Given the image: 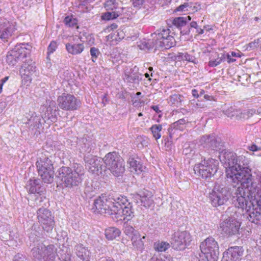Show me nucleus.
<instances>
[{
  "mask_svg": "<svg viewBox=\"0 0 261 261\" xmlns=\"http://www.w3.org/2000/svg\"><path fill=\"white\" fill-rule=\"evenodd\" d=\"M134 199L137 200V203H139L138 201V199H139L141 203V205L145 207H150L153 203L152 193L147 190L143 191L140 192V194H136Z\"/></svg>",
  "mask_w": 261,
  "mask_h": 261,
  "instance_id": "nucleus-26",
  "label": "nucleus"
},
{
  "mask_svg": "<svg viewBox=\"0 0 261 261\" xmlns=\"http://www.w3.org/2000/svg\"><path fill=\"white\" fill-rule=\"evenodd\" d=\"M146 238V236H144L142 238H141V236L140 233H138V236L137 237H132V239L130 240L132 243L133 246L136 248L137 250H141L143 249L144 247V241Z\"/></svg>",
  "mask_w": 261,
  "mask_h": 261,
  "instance_id": "nucleus-33",
  "label": "nucleus"
},
{
  "mask_svg": "<svg viewBox=\"0 0 261 261\" xmlns=\"http://www.w3.org/2000/svg\"><path fill=\"white\" fill-rule=\"evenodd\" d=\"M72 173L75 174L82 181L84 175V169L83 166L80 164H74L73 166Z\"/></svg>",
  "mask_w": 261,
  "mask_h": 261,
  "instance_id": "nucleus-37",
  "label": "nucleus"
},
{
  "mask_svg": "<svg viewBox=\"0 0 261 261\" xmlns=\"http://www.w3.org/2000/svg\"><path fill=\"white\" fill-rule=\"evenodd\" d=\"M121 233L120 230L116 227H109L105 230V236L107 239L113 240L118 237Z\"/></svg>",
  "mask_w": 261,
  "mask_h": 261,
  "instance_id": "nucleus-34",
  "label": "nucleus"
},
{
  "mask_svg": "<svg viewBox=\"0 0 261 261\" xmlns=\"http://www.w3.org/2000/svg\"><path fill=\"white\" fill-rule=\"evenodd\" d=\"M191 241V237L189 232L177 231L174 232L172 238L171 244L175 249L181 250L189 245Z\"/></svg>",
  "mask_w": 261,
  "mask_h": 261,
  "instance_id": "nucleus-18",
  "label": "nucleus"
},
{
  "mask_svg": "<svg viewBox=\"0 0 261 261\" xmlns=\"http://www.w3.org/2000/svg\"><path fill=\"white\" fill-rule=\"evenodd\" d=\"M225 59V55L221 54V56L218 57L214 60H211L208 62V65L211 67H216L220 64Z\"/></svg>",
  "mask_w": 261,
  "mask_h": 261,
  "instance_id": "nucleus-43",
  "label": "nucleus"
},
{
  "mask_svg": "<svg viewBox=\"0 0 261 261\" xmlns=\"http://www.w3.org/2000/svg\"><path fill=\"white\" fill-rule=\"evenodd\" d=\"M170 33V30L168 28L163 27L157 30L154 33L156 38V46L165 49H169L173 46L175 44V40Z\"/></svg>",
  "mask_w": 261,
  "mask_h": 261,
  "instance_id": "nucleus-11",
  "label": "nucleus"
},
{
  "mask_svg": "<svg viewBox=\"0 0 261 261\" xmlns=\"http://www.w3.org/2000/svg\"><path fill=\"white\" fill-rule=\"evenodd\" d=\"M106 168L116 177L122 176L125 171L124 162L116 152H109L104 158Z\"/></svg>",
  "mask_w": 261,
  "mask_h": 261,
  "instance_id": "nucleus-4",
  "label": "nucleus"
},
{
  "mask_svg": "<svg viewBox=\"0 0 261 261\" xmlns=\"http://www.w3.org/2000/svg\"><path fill=\"white\" fill-rule=\"evenodd\" d=\"M248 149L252 151H256L261 150V148L257 146L255 144H252L251 145L248 146Z\"/></svg>",
  "mask_w": 261,
  "mask_h": 261,
  "instance_id": "nucleus-58",
  "label": "nucleus"
},
{
  "mask_svg": "<svg viewBox=\"0 0 261 261\" xmlns=\"http://www.w3.org/2000/svg\"><path fill=\"white\" fill-rule=\"evenodd\" d=\"M116 198L110 195H101L96 199L94 202V205L98 213L100 214L114 215L116 211H117Z\"/></svg>",
  "mask_w": 261,
  "mask_h": 261,
  "instance_id": "nucleus-5",
  "label": "nucleus"
},
{
  "mask_svg": "<svg viewBox=\"0 0 261 261\" xmlns=\"http://www.w3.org/2000/svg\"><path fill=\"white\" fill-rule=\"evenodd\" d=\"M40 180L38 179H30L26 185V189L30 193L39 194L40 192Z\"/></svg>",
  "mask_w": 261,
  "mask_h": 261,
  "instance_id": "nucleus-30",
  "label": "nucleus"
},
{
  "mask_svg": "<svg viewBox=\"0 0 261 261\" xmlns=\"http://www.w3.org/2000/svg\"><path fill=\"white\" fill-rule=\"evenodd\" d=\"M169 247V243L165 242H158L154 244V248L155 250L159 252L165 251Z\"/></svg>",
  "mask_w": 261,
  "mask_h": 261,
  "instance_id": "nucleus-42",
  "label": "nucleus"
},
{
  "mask_svg": "<svg viewBox=\"0 0 261 261\" xmlns=\"http://www.w3.org/2000/svg\"><path fill=\"white\" fill-rule=\"evenodd\" d=\"M46 153L41 152L38 154L36 165L42 181L44 183L50 184L54 180L55 172L53 163L55 156Z\"/></svg>",
  "mask_w": 261,
  "mask_h": 261,
  "instance_id": "nucleus-2",
  "label": "nucleus"
},
{
  "mask_svg": "<svg viewBox=\"0 0 261 261\" xmlns=\"http://www.w3.org/2000/svg\"><path fill=\"white\" fill-rule=\"evenodd\" d=\"M58 106L65 111H74L78 109L81 106V101L74 96L71 94L63 93L57 99Z\"/></svg>",
  "mask_w": 261,
  "mask_h": 261,
  "instance_id": "nucleus-15",
  "label": "nucleus"
},
{
  "mask_svg": "<svg viewBox=\"0 0 261 261\" xmlns=\"http://www.w3.org/2000/svg\"><path fill=\"white\" fill-rule=\"evenodd\" d=\"M117 210L114 213L115 217L120 220H130L134 216V210L133 204L128 202L126 197L119 196L117 197Z\"/></svg>",
  "mask_w": 261,
  "mask_h": 261,
  "instance_id": "nucleus-6",
  "label": "nucleus"
},
{
  "mask_svg": "<svg viewBox=\"0 0 261 261\" xmlns=\"http://www.w3.org/2000/svg\"><path fill=\"white\" fill-rule=\"evenodd\" d=\"M240 226L236 219L229 217L220 223V229L222 234L232 236L239 234Z\"/></svg>",
  "mask_w": 261,
  "mask_h": 261,
  "instance_id": "nucleus-17",
  "label": "nucleus"
},
{
  "mask_svg": "<svg viewBox=\"0 0 261 261\" xmlns=\"http://www.w3.org/2000/svg\"><path fill=\"white\" fill-rule=\"evenodd\" d=\"M234 195L232 194L231 189L229 187L216 183L209 194V198L212 204L217 207L224 204L231 196L233 198L236 197L237 199L236 193Z\"/></svg>",
  "mask_w": 261,
  "mask_h": 261,
  "instance_id": "nucleus-3",
  "label": "nucleus"
},
{
  "mask_svg": "<svg viewBox=\"0 0 261 261\" xmlns=\"http://www.w3.org/2000/svg\"><path fill=\"white\" fill-rule=\"evenodd\" d=\"M31 46L28 43L16 45L9 51L6 57V62L11 66L15 65L19 61H23L25 57L30 55Z\"/></svg>",
  "mask_w": 261,
  "mask_h": 261,
  "instance_id": "nucleus-8",
  "label": "nucleus"
},
{
  "mask_svg": "<svg viewBox=\"0 0 261 261\" xmlns=\"http://www.w3.org/2000/svg\"><path fill=\"white\" fill-rule=\"evenodd\" d=\"M184 99V97L182 95L175 94L170 96L168 102L171 106L178 107L182 105Z\"/></svg>",
  "mask_w": 261,
  "mask_h": 261,
  "instance_id": "nucleus-36",
  "label": "nucleus"
},
{
  "mask_svg": "<svg viewBox=\"0 0 261 261\" xmlns=\"http://www.w3.org/2000/svg\"><path fill=\"white\" fill-rule=\"evenodd\" d=\"M260 41L259 40V39L255 40L253 42H251L250 43L247 47V49L251 50V49H254L257 47H258L260 45Z\"/></svg>",
  "mask_w": 261,
  "mask_h": 261,
  "instance_id": "nucleus-48",
  "label": "nucleus"
},
{
  "mask_svg": "<svg viewBox=\"0 0 261 261\" xmlns=\"http://www.w3.org/2000/svg\"><path fill=\"white\" fill-rule=\"evenodd\" d=\"M200 142L203 147L212 150L220 149V143L213 135H204L201 137Z\"/></svg>",
  "mask_w": 261,
  "mask_h": 261,
  "instance_id": "nucleus-23",
  "label": "nucleus"
},
{
  "mask_svg": "<svg viewBox=\"0 0 261 261\" xmlns=\"http://www.w3.org/2000/svg\"><path fill=\"white\" fill-rule=\"evenodd\" d=\"M138 46L141 49H149L150 48V45H149L148 43L145 41L141 42L140 44L138 45Z\"/></svg>",
  "mask_w": 261,
  "mask_h": 261,
  "instance_id": "nucleus-57",
  "label": "nucleus"
},
{
  "mask_svg": "<svg viewBox=\"0 0 261 261\" xmlns=\"http://www.w3.org/2000/svg\"><path fill=\"white\" fill-rule=\"evenodd\" d=\"M127 163L129 165V170L134 174H139L142 172L145 167L143 166L139 161L134 157L130 156L127 160Z\"/></svg>",
  "mask_w": 261,
  "mask_h": 261,
  "instance_id": "nucleus-28",
  "label": "nucleus"
},
{
  "mask_svg": "<svg viewBox=\"0 0 261 261\" xmlns=\"http://www.w3.org/2000/svg\"><path fill=\"white\" fill-rule=\"evenodd\" d=\"M75 253L77 256L82 261H88L90 256L89 250L84 246L83 245L79 244L74 247Z\"/></svg>",
  "mask_w": 261,
  "mask_h": 261,
  "instance_id": "nucleus-29",
  "label": "nucleus"
},
{
  "mask_svg": "<svg viewBox=\"0 0 261 261\" xmlns=\"http://www.w3.org/2000/svg\"><path fill=\"white\" fill-rule=\"evenodd\" d=\"M36 233V231L31 232L29 236L30 240H31V241H32L34 243L38 241L39 237L37 236V235Z\"/></svg>",
  "mask_w": 261,
  "mask_h": 261,
  "instance_id": "nucleus-55",
  "label": "nucleus"
},
{
  "mask_svg": "<svg viewBox=\"0 0 261 261\" xmlns=\"http://www.w3.org/2000/svg\"><path fill=\"white\" fill-rule=\"evenodd\" d=\"M13 261H30V259L28 258L26 256L17 253L16 254L14 258Z\"/></svg>",
  "mask_w": 261,
  "mask_h": 261,
  "instance_id": "nucleus-50",
  "label": "nucleus"
},
{
  "mask_svg": "<svg viewBox=\"0 0 261 261\" xmlns=\"http://www.w3.org/2000/svg\"><path fill=\"white\" fill-rule=\"evenodd\" d=\"M256 179L261 187V172H258L256 173Z\"/></svg>",
  "mask_w": 261,
  "mask_h": 261,
  "instance_id": "nucleus-64",
  "label": "nucleus"
},
{
  "mask_svg": "<svg viewBox=\"0 0 261 261\" xmlns=\"http://www.w3.org/2000/svg\"><path fill=\"white\" fill-rule=\"evenodd\" d=\"M16 30L14 25L7 20H4L0 24V38L7 41Z\"/></svg>",
  "mask_w": 261,
  "mask_h": 261,
  "instance_id": "nucleus-25",
  "label": "nucleus"
},
{
  "mask_svg": "<svg viewBox=\"0 0 261 261\" xmlns=\"http://www.w3.org/2000/svg\"><path fill=\"white\" fill-rule=\"evenodd\" d=\"M184 53H178L175 56V60L177 61H184Z\"/></svg>",
  "mask_w": 261,
  "mask_h": 261,
  "instance_id": "nucleus-59",
  "label": "nucleus"
},
{
  "mask_svg": "<svg viewBox=\"0 0 261 261\" xmlns=\"http://www.w3.org/2000/svg\"><path fill=\"white\" fill-rule=\"evenodd\" d=\"M72 20L69 17L67 16L65 18L64 21L66 25H68L69 27H71L72 25L71 24Z\"/></svg>",
  "mask_w": 261,
  "mask_h": 261,
  "instance_id": "nucleus-62",
  "label": "nucleus"
},
{
  "mask_svg": "<svg viewBox=\"0 0 261 261\" xmlns=\"http://www.w3.org/2000/svg\"><path fill=\"white\" fill-rule=\"evenodd\" d=\"M244 250L241 247H230L223 253L222 261H240Z\"/></svg>",
  "mask_w": 261,
  "mask_h": 261,
  "instance_id": "nucleus-22",
  "label": "nucleus"
},
{
  "mask_svg": "<svg viewBox=\"0 0 261 261\" xmlns=\"http://www.w3.org/2000/svg\"><path fill=\"white\" fill-rule=\"evenodd\" d=\"M150 129L152 133L153 137L156 140L159 139L161 136V132L162 129V125L161 124H154L151 126Z\"/></svg>",
  "mask_w": 261,
  "mask_h": 261,
  "instance_id": "nucleus-39",
  "label": "nucleus"
},
{
  "mask_svg": "<svg viewBox=\"0 0 261 261\" xmlns=\"http://www.w3.org/2000/svg\"><path fill=\"white\" fill-rule=\"evenodd\" d=\"M227 59V62L229 63H233L236 61V59L232 58L231 56L229 54H227L225 55V58Z\"/></svg>",
  "mask_w": 261,
  "mask_h": 261,
  "instance_id": "nucleus-63",
  "label": "nucleus"
},
{
  "mask_svg": "<svg viewBox=\"0 0 261 261\" xmlns=\"http://www.w3.org/2000/svg\"><path fill=\"white\" fill-rule=\"evenodd\" d=\"M196 58L194 56L186 53L184 55V61H187L191 62H195Z\"/></svg>",
  "mask_w": 261,
  "mask_h": 261,
  "instance_id": "nucleus-53",
  "label": "nucleus"
},
{
  "mask_svg": "<svg viewBox=\"0 0 261 261\" xmlns=\"http://www.w3.org/2000/svg\"><path fill=\"white\" fill-rule=\"evenodd\" d=\"M245 157L237 156L233 152H227L220 157L227 167L226 175L231 180L236 189V207L249 212V221L257 224L261 220V190L252 181L251 170L243 163Z\"/></svg>",
  "mask_w": 261,
  "mask_h": 261,
  "instance_id": "nucleus-1",
  "label": "nucleus"
},
{
  "mask_svg": "<svg viewBox=\"0 0 261 261\" xmlns=\"http://www.w3.org/2000/svg\"><path fill=\"white\" fill-rule=\"evenodd\" d=\"M200 248L201 252L204 254L207 261H217L219 254V248L218 243L215 240L209 237L202 242Z\"/></svg>",
  "mask_w": 261,
  "mask_h": 261,
  "instance_id": "nucleus-10",
  "label": "nucleus"
},
{
  "mask_svg": "<svg viewBox=\"0 0 261 261\" xmlns=\"http://www.w3.org/2000/svg\"><path fill=\"white\" fill-rule=\"evenodd\" d=\"M124 232L126 235L128 236L130 239L132 237L138 236L139 233L137 230L132 226L126 224L124 227Z\"/></svg>",
  "mask_w": 261,
  "mask_h": 261,
  "instance_id": "nucleus-41",
  "label": "nucleus"
},
{
  "mask_svg": "<svg viewBox=\"0 0 261 261\" xmlns=\"http://www.w3.org/2000/svg\"><path fill=\"white\" fill-rule=\"evenodd\" d=\"M66 48L69 54L77 55L81 54L84 50V45L83 43L72 44L68 43L66 44Z\"/></svg>",
  "mask_w": 261,
  "mask_h": 261,
  "instance_id": "nucleus-32",
  "label": "nucleus"
},
{
  "mask_svg": "<svg viewBox=\"0 0 261 261\" xmlns=\"http://www.w3.org/2000/svg\"><path fill=\"white\" fill-rule=\"evenodd\" d=\"M30 118L28 119V123L29 125V129L32 133L36 134L40 133L43 129V123L41 121L42 116H38L34 112H30L28 114Z\"/></svg>",
  "mask_w": 261,
  "mask_h": 261,
  "instance_id": "nucleus-21",
  "label": "nucleus"
},
{
  "mask_svg": "<svg viewBox=\"0 0 261 261\" xmlns=\"http://www.w3.org/2000/svg\"><path fill=\"white\" fill-rule=\"evenodd\" d=\"M125 79L127 80L128 82L132 83H138L141 78L140 77V75L137 74H126Z\"/></svg>",
  "mask_w": 261,
  "mask_h": 261,
  "instance_id": "nucleus-44",
  "label": "nucleus"
},
{
  "mask_svg": "<svg viewBox=\"0 0 261 261\" xmlns=\"http://www.w3.org/2000/svg\"><path fill=\"white\" fill-rule=\"evenodd\" d=\"M47 105L48 106L46 108V110L42 115V118L44 122L49 125L57 120V111L58 108L55 101L48 100L47 101Z\"/></svg>",
  "mask_w": 261,
  "mask_h": 261,
  "instance_id": "nucleus-20",
  "label": "nucleus"
},
{
  "mask_svg": "<svg viewBox=\"0 0 261 261\" xmlns=\"http://www.w3.org/2000/svg\"><path fill=\"white\" fill-rule=\"evenodd\" d=\"M255 113V110L253 109L249 110L244 112H240V117L238 118V120L248 119L252 116Z\"/></svg>",
  "mask_w": 261,
  "mask_h": 261,
  "instance_id": "nucleus-45",
  "label": "nucleus"
},
{
  "mask_svg": "<svg viewBox=\"0 0 261 261\" xmlns=\"http://www.w3.org/2000/svg\"><path fill=\"white\" fill-rule=\"evenodd\" d=\"M32 252L38 261H54L57 255V248L54 245L45 246L42 243H39L32 249Z\"/></svg>",
  "mask_w": 261,
  "mask_h": 261,
  "instance_id": "nucleus-7",
  "label": "nucleus"
},
{
  "mask_svg": "<svg viewBox=\"0 0 261 261\" xmlns=\"http://www.w3.org/2000/svg\"><path fill=\"white\" fill-rule=\"evenodd\" d=\"M58 172L59 177L66 187L77 186L82 182L79 177L72 173V169L68 167L63 166L59 169Z\"/></svg>",
  "mask_w": 261,
  "mask_h": 261,
  "instance_id": "nucleus-14",
  "label": "nucleus"
},
{
  "mask_svg": "<svg viewBox=\"0 0 261 261\" xmlns=\"http://www.w3.org/2000/svg\"><path fill=\"white\" fill-rule=\"evenodd\" d=\"M187 121L186 120L182 118L172 123L168 129L170 137H171L172 132L173 129L182 130L186 127L185 125Z\"/></svg>",
  "mask_w": 261,
  "mask_h": 261,
  "instance_id": "nucleus-35",
  "label": "nucleus"
},
{
  "mask_svg": "<svg viewBox=\"0 0 261 261\" xmlns=\"http://www.w3.org/2000/svg\"><path fill=\"white\" fill-rule=\"evenodd\" d=\"M16 30L14 25L7 20H4L0 24V38L7 41Z\"/></svg>",
  "mask_w": 261,
  "mask_h": 261,
  "instance_id": "nucleus-24",
  "label": "nucleus"
},
{
  "mask_svg": "<svg viewBox=\"0 0 261 261\" xmlns=\"http://www.w3.org/2000/svg\"><path fill=\"white\" fill-rule=\"evenodd\" d=\"M120 11H109L104 13L101 15V18L105 20H110L111 19H116L119 16L122 15Z\"/></svg>",
  "mask_w": 261,
  "mask_h": 261,
  "instance_id": "nucleus-38",
  "label": "nucleus"
},
{
  "mask_svg": "<svg viewBox=\"0 0 261 261\" xmlns=\"http://www.w3.org/2000/svg\"><path fill=\"white\" fill-rule=\"evenodd\" d=\"M44 200H46L45 197L44 196H41V195L39 194V196L37 197L35 199L36 204L38 205H41V203L44 201Z\"/></svg>",
  "mask_w": 261,
  "mask_h": 261,
  "instance_id": "nucleus-56",
  "label": "nucleus"
},
{
  "mask_svg": "<svg viewBox=\"0 0 261 261\" xmlns=\"http://www.w3.org/2000/svg\"><path fill=\"white\" fill-rule=\"evenodd\" d=\"M191 5V4H190V6ZM189 4H188V3H184L182 5H180L178 7L176 8V11H181V12H185V11H189Z\"/></svg>",
  "mask_w": 261,
  "mask_h": 261,
  "instance_id": "nucleus-51",
  "label": "nucleus"
},
{
  "mask_svg": "<svg viewBox=\"0 0 261 261\" xmlns=\"http://www.w3.org/2000/svg\"><path fill=\"white\" fill-rule=\"evenodd\" d=\"M79 146L81 152L83 154H90L93 153L95 148V144L91 140H88L86 138H82L79 140Z\"/></svg>",
  "mask_w": 261,
  "mask_h": 261,
  "instance_id": "nucleus-27",
  "label": "nucleus"
},
{
  "mask_svg": "<svg viewBox=\"0 0 261 261\" xmlns=\"http://www.w3.org/2000/svg\"><path fill=\"white\" fill-rule=\"evenodd\" d=\"M134 7L140 9L144 5L145 0H131Z\"/></svg>",
  "mask_w": 261,
  "mask_h": 261,
  "instance_id": "nucleus-52",
  "label": "nucleus"
},
{
  "mask_svg": "<svg viewBox=\"0 0 261 261\" xmlns=\"http://www.w3.org/2000/svg\"><path fill=\"white\" fill-rule=\"evenodd\" d=\"M24 59L19 72L24 83L28 85L31 82L32 75L36 71V67L34 62L30 58V55L28 56V57H25Z\"/></svg>",
  "mask_w": 261,
  "mask_h": 261,
  "instance_id": "nucleus-16",
  "label": "nucleus"
},
{
  "mask_svg": "<svg viewBox=\"0 0 261 261\" xmlns=\"http://www.w3.org/2000/svg\"><path fill=\"white\" fill-rule=\"evenodd\" d=\"M104 7L109 11H120L123 13L124 8L119 7V3L116 0H108L104 3Z\"/></svg>",
  "mask_w": 261,
  "mask_h": 261,
  "instance_id": "nucleus-31",
  "label": "nucleus"
},
{
  "mask_svg": "<svg viewBox=\"0 0 261 261\" xmlns=\"http://www.w3.org/2000/svg\"><path fill=\"white\" fill-rule=\"evenodd\" d=\"M191 19L190 16L175 17L172 20H169L167 23L169 25L171 23L173 26L180 30V33L183 35H189L191 30L189 26H187V23Z\"/></svg>",
  "mask_w": 261,
  "mask_h": 261,
  "instance_id": "nucleus-19",
  "label": "nucleus"
},
{
  "mask_svg": "<svg viewBox=\"0 0 261 261\" xmlns=\"http://www.w3.org/2000/svg\"><path fill=\"white\" fill-rule=\"evenodd\" d=\"M90 52L92 57V60L93 62H95L98 56L100 54V51L98 48L92 47L90 48Z\"/></svg>",
  "mask_w": 261,
  "mask_h": 261,
  "instance_id": "nucleus-46",
  "label": "nucleus"
},
{
  "mask_svg": "<svg viewBox=\"0 0 261 261\" xmlns=\"http://www.w3.org/2000/svg\"><path fill=\"white\" fill-rule=\"evenodd\" d=\"M189 28L190 29L191 32L194 33V31L193 30V29H195L198 27L197 23L196 21H192L190 23Z\"/></svg>",
  "mask_w": 261,
  "mask_h": 261,
  "instance_id": "nucleus-60",
  "label": "nucleus"
},
{
  "mask_svg": "<svg viewBox=\"0 0 261 261\" xmlns=\"http://www.w3.org/2000/svg\"><path fill=\"white\" fill-rule=\"evenodd\" d=\"M84 161L86 168L92 174L99 175L102 174V172L105 171L106 167L102 165L104 163V158L101 159L92 154H85Z\"/></svg>",
  "mask_w": 261,
  "mask_h": 261,
  "instance_id": "nucleus-13",
  "label": "nucleus"
},
{
  "mask_svg": "<svg viewBox=\"0 0 261 261\" xmlns=\"http://www.w3.org/2000/svg\"><path fill=\"white\" fill-rule=\"evenodd\" d=\"M219 162L218 160L208 158L204 160L201 163L196 164L194 167L195 173L198 174L202 178L206 179L214 176L217 172Z\"/></svg>",
  "mask_w": 261,
  "mask_h": 261,
  "instance_id": "nucleus-9",
  "label": "nucleus"
},
{
  "mask_svg": "<svg viewBox=\"0 0 261 261\" xmlns=\"http://www.w3.org/2000/svg\"><path fill=\"white\" fill-rule=\"evenodd\" d=\"M188 4H189V5L191 4V5H190L188 7L189 9V11L196 12L201 9V6H200V4H199L194 3H192V2H189Z\"/></svg>",
  "mask_w": 261,
  "mask_h": 261,
  "instance_id": "nucleus-49",
  "label": "nucleus"
},
{
  "mask_svg": "<svg viewBox=\"0 0 261 261\" xmlns=\"http://www.w3.org/2000/svg\"><path fill=\"white\" fill-rule=\"evenodd\" d=\"M150 261H173L171 258L170 257H165L163 258L161 256L158 257H152Z\"/></svg>",
  "mask_w": 261,
  "mask_h": 261,
  "instance_id": "nucleus-54",
  "label": "nucleus"
},
{
  "mask_svg": "<svg viewBox=\"0 0 261 261\" xmlns=\"http://www.w3.org/2000/svg\"><path fill=\"white\" fill-rule=\"evenodd\" d=\"M224 112L225 115L231 118H234L238 120V118L240 117V111L238 110H235L232 107L228 109L226 111H224Z\"/></svg>",
  "mask_w": 261,
  "mask_h": 261,
  "instance_id": "nucleus-40",
  "label": "nucleus"
},
{
  "mask_svg": "<svg viewBox=\"0 0 261 261\" xmlns=\"http://www.w3.org/2000/svg\"><path fill=\"white\" fill-rule=\"evenodd\" d=\"M37 215L43 229L48 233H51L55 226L54 217L51 212L42 206L37 210Z\"/></svg>",
  "mask_w": 261,
  "mask_h": 261,
  "instance_id": "nucleus-12",
  "label": "nucleus"
},
{
  "mask_svg": "<svg viewBox=\"0 0 261 261\" xmlns=\"http://www.w3.org/2000/svg\"><path fill=\"white\" fill-rule=\"evenodd\" d=\"M8 76H6L5 77H4V79H2L0 81V93H1V92H2L3 86L4 84L8 80Z\"/></svg>",
  "mask_w": 261,
  "mask_h": 261,
  "instance_id": "nucleus-61",
  "label": "nucleus"
},
{
  "mask_svg": "<svg viewBox=\"0 0 261 261\" xmlns=\"http://www.w3.org/2000/svg\"><path fill=\"white\" fill-rule=\"evenodd\" d=\"M57 47V44L56 42L51 41L49 44L48 48H47V58L49 59V55L53 53L56 49Z\"/></svg>",
  "mask_w": 261,
  "mask_h": 261,
  "instance_id": "nucleus-47",
  "label": "nucleus"
}]
</instances>
